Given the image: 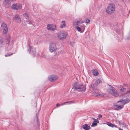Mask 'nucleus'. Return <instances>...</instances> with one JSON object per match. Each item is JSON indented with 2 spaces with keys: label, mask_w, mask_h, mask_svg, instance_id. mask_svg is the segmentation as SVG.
<instances>
[{
  "label": "nucleus",
  "mask_w": 130,
  "mask_h": 130,
  "mask_svg": "<svg viewBox=\"0 0 130 130\" xmlns=\"http://www.w3.org/2000/svg\"><path fill=\"white\" fill-rule=\"evenodd\" d=\"M72 89L76 91L84 92L86 90V86L85 85L80 84L77 82H75L73 85Z\"/></svg>",
  "instance_id": "nucleus-1"
},
{
  "label": "nucleus",
  "mask_w": 130,
  "mask_h": 130,
  "mask_svg": "<svg viewBox=\"0 0 130 130\" xmlns=\"http://www.w3.org/2000/svg\"><path fill=\"white\" fill-rule=\"evenodd\" d=\"M27 47H28V51L30 54L33 55L34 56H37L38 55V54H36V52L35 48L32 47L31 43L29 41L28 42Z\"/></svg>",
  "instance_id": "nucleus-2"
},
{
  "label": "nucleus",
  "mask_w": 130,
  "mask_h": 130,
  "mask_svg": "<svg viewBox=\"0 0 130 130\" xmlns=\"http://www.w3.org/2000/svg\"><path fill=\"white\" fill-rule=\"evenodd\" d=\"M109 87L108 91L112 95L117 97L119 95V93L115 88L112 86L109 85Z\"/></svg>",
  "instance_id": "nucleus-3"
},
{
  "label": "nucleus",
  "mask_w": 130,
  "mask_h": 130,
  "mask_svg": "<svg viewBox=\"0 0 130 130\" xmlns=\"http://www.w3.org/2000/svg\"><path fill=\"white\" fill-rule=\"evenodd\" d=\"M115 6L113 3L109 4L106 10L107 13L109 14L113 13L115 11Z\"/></svg>",
  "instance_id": "nucleus-4"
},
{
  "label": "nucleus",
  "mask_w": 130,
  "mask_h": 130,
  "mask_svg": "<svg viewBox=\"0 0 130 130\" xmlns=\"http://www.w3.org/2000/svg\"><path fill=\"white\" fill-rule=\"evenodd\" d=\"M68 35V32L65 31H62L59 33L57 37L59 39L63 40L67 37Z\"/></svg>",
  "instance_id": "nucleus-5"
},
{
  "label": "nucleus",
  "mask_w": 130,
  "mask_h": 130,
  "mask_svg": "<svg viewBox=\"0 0 130 130\" xmlns=\"http://www.w3.org/2000/svg\"><path fill=\"white\" fill-rule=\"evenodd\" d=\"M120 88L121 89L120 90V92L118 96H120L121 98L125 97L126 92V88L123 87L122 86H120Z\"/></svg>",
  "instance_id": "nucleus-6"
},
{
  "label": "nucleus",
  "mask_w": 130,
  "mask_h": 130,
  "mask_svg": "<svg viewBox=\"0 0 130 130\" xmlns=\"http://www.w3.org/2000/svg\"><path fill=\"white\" fill-rule=\"evenodd\" d=\"M49 50L51 52H55L57 50L56 42L50 43L49 47Z\"/></svg>",
  "instance_id": "nucleus-7"
},
{
  "label": "nucleus",
  "mask_w": 130,
  "mask_h": 130,
  "mask_svg": "<svg viewBox=\"0 0 130 130\" xmlns=\"http://www.w3.org/2000/svg\"><path fill=\"white\" fill-rule=\"evenodd\" d=\"M56 26L53 24H49L47 25V28L48 30L54 31L56 29Z\"/></svg>",
  "instance_id": "nucleus-8"
},
{
  "label": "nucleus",
  "mask_w": 130,
  "mask_h": 130,
  "mask_svg": "<svg viewBox=\"0 0 130 130\" xmlns=\"http://www.w3.org/2000/svg\"><path fill=\"white\" fill-rule=\"evenodd\" d=\"M1 28L4 34L7 32L8 31V28L7 25L5 23H3L2 24Z\"/></svg>",
  "instance_id": "nucleus-9"
},
{
  "label": "nucleus",
  "mask_w": 130,
  "mask_h": 130,
  "mask_svg": "<svg viewBox=\"0 0 130 130\" xmlns=\"http://www.w3.org/2000/svg\"><path fill=\"white\" fill-rule=\"evenodd\" d=\"M130 101V98H127L124 100L121 99L118 101V102H121L122 104L123 105H125L128 103Z\"/></svg>",
  "instance_id": "nucleus-10"
},
{
  "label": "nucleus",
  "mask_w": 130,
  "mask_h": 130,
  "mask_svg": "<svg viewBox=\"0 0 130 130\" xmlns=\"http://www.w3.org/2000/svg\"><path fill=\"white\" fill-rule=\"evenodd\" d=\"M56 76L54 75H50L48 77L49 80L51 82H54L55 80H56Z\"/></svg>",
  "instance_id": "nucleus-11"
},
{
  "label": "nucleus",
  "mask_w": 130,
  "mask_h": 130,
  "mask_svg": "<svg viewBox=\"0 0 130 130\" xmlns=\"http://www.w3.org/2000/svg\"><path fill=\"white\" fill-rule=\"evenodd\" d=\"M22 7V5L19 4H16L15 5H12V9H20Z\"/></svg>",
  "instance_id": "nucleus-12"
},
{
  "label": "nucleus",
  "mask_w": 130,
  "mask_h": 130,
  "mask_svg": "<svg viewBox=\"0 0 130 130\" xmlns=\"http://www.w3.org/2000/svg\"><path fill=\"white\" fill-rule=\"evenodd\" d=\"M4 6L6 7H8L10 5V2L9 0H5L3 2Z\"/></svg>",
  "instance_id": "nucleus-13"
},
{
  "label": "nucleus",
  "mask_w": 130,
  "mask_h": 130,
  "mask_svg": "<svg viewBox=\"0 0 130 130\" xmlns=\"http://www.w3.org/2000/svg\"><path fill=\"white\" fill-rule=\"evenodd\" d=\"M14 19L15 21L18 23H20L21 22V20L20 16L18 15H16L14 16Z\"/></svg>",
  "instance_id": "nucleus-14"
},
{
  "label": "nucleus",
  "mask_w": 130,
  "mask_h": 130,
  "mask_svg": "<svg viewBox=\"0 0 130 130\" xmlns=\"http://www.w3.org/2000/svg\"><path fill=\"white\" fill-rule=\"evenodd\" d=\"M118 102L119 103V102ZM119 102L121 103V105H115L116 108L117 110L121 109L123 107L124 105L122 104V102Z\"/></svg>",
  "instance_id": "nucleus-15"
},
{
  "label": "nucleus",
  "mask_w": 130,
  "mask_h": 130,
  "mask_svg": "<svg viewBox=\"0 0 130 130\" xmlns=\"http://www.w3.org/2000/svg\"><path fill=\"white\" fill-rule=\"evenodd\" d=\"M84 22L83 21L79 20L74 22V24L76 26H78L80 25V24L82 23H84Z\"/></svg>",
  "instance_id": "nucleus-16"
},
{
  "label": "nucleus",
  "mask_w": 130,
  "mask_h": 130,
  "mask_svg": "<svg viewBox=\"0 0 130 130\" xmlns=\"http://www.w3.org/2000/svg\"><path fill=\"white\" fill-rule=\"evenodd\" d=\"M82 128L85 130H89L90 129V126L86 124L83 125Z\"/></svg>",
  "instance_id": "nucleus-17"
},
{
  "label": "nucleus",
  "mask_w": 130,
  "mask_h": 130,
  "mask_svg": "<svg viewBox=\"0 0 130 130\" xmlns=\"http://www.w3.org/2000/svg\"><path fill=\"white\" fill-rule=\"evenodd\" d=\"M66 26V22L64 21H62L61 22L60 28H63L65 27Z\"/></svg>",
  "instance_id": "nucleus-18"
},
{
  "label": "nucleus",
  "mask_w": 130,
  "mask_h": 130,
  "mask_svg": "<svg viewBox=\"0 0 130 130\" xmlns=\"http://www.w3.org/2000/svg\"><path fill=\"white\" fill-rule=\"evenodd\" d=\"M102 81L100 79H98L95 82L94 84V85H93L94 86H96L98 85H99L101 83Z\"/></svg>",
  "instance_id": "nucleus-19"
},
{
  "label": "nucleus",
  "mask_w": 130,
  "mask_h": 130,
  "mask_svg": "<svg viewBox=\"0 0 130 130\" xmlns=\"http://www.w3.org/2000/svg\"><path fill=\"white\" fill-rule=\"evenodd\" d=\"M4 42V40L3 38L2 37H0V46H3Z\"/></svg>",
  "instance_id": "nucleus-20"
},
{
  "label": "nucleus",
  "mask_w": 130,
  "mask_h": 130,
  "mask_svg": "<svg viewBox=\"0 0 130 130\" xmlns=\"http://www.w3.org/2000/svg\"><path fill=\"white\" fill-rule=\"evenodd\" d=\"M116 28H115V30L116 32L119 35L120 34V28L118 27V26H116Z\"/></svg>",
  "instance_id": "nucleus-21"
},
{
  "label": "nucleus",
  "mask_w": 130,
  "mask_h": 130,
  "mask_svg": "<svg viewBox=\"0 0 130 130\" xmlns=\"http://www.w3.org/2000/svg\"><path fill=\"white\" fill-rule=\"evenodd\" d=\"M126 94L125 97L130 96V89H129L126 91Z\"/></svg>",
  "instance_id": "nucleus-22"
},
{
  "label": "nucleus",
  "mask_w": 130,
  "mask_h": 130,
  "mask_svg": "<svg viewBox=\"0 0 130 130\" xmlns=\"http://www.w3.org/2000/svg\"><path fill=\"white\" fill-rule=\"evenodd\" d=\"M92 72L93 74L95 76H97L98 74V73L97 71L93 70H92Z\"/></svg>",
  "instance_id": "nucleus-23"
},
{
  "label": "nucleus",
  "mask_w": 130,
  "mask_h": 130,
  "mask_svg": "<svg viewBox=\"0 0 130 130\" xmlns=\"http://www.w3.org/2000/svg\"><path fill=\"white\" fill-rule=\"evenodd\" d=\"M107 124L109 126L112 127H113L114 124H112L110 122H107Z\"/></svg>",
  "instance_id": "nucleus-24"
},
{
  "label": "nucleus",
  "mask_w": 130,
  "mask_h": 130,
  "mask_svg": "<svg viewBox=\"0 0 130 130\" xmlns=\"http://www.w3.org/2000/svg\"><path fill=\"white\" fill-rule=\"evenodd\" d=\"M80 26L81 27L82 29H83V31H81V32H83L84 31L85 28V26L83 24L81 25Z\"/></svg>",
  "instance_id": "nucleus-25"
},
{
  "label": "nucleus",
  "mask_w": 130,
  "mask_h": 130,
  "mask_svg": "<svg viewBox=\"0 0 130 130\" xmlns=\"http://www.w3.org/2000/svg\"><path fill=\"white\" fill-rule=\"evenodd\" d=\"M73 103V102L72 101H70V102H65L62 103V104L61 105H63L65 104L66 103H67V104H69L70 103Z\"/></svg>",
  "instance_id": "nucleus-26"
},
{
  "label": "nucleus",
  "mask_w": 130,
  "mask_h": 130,
  "mask_svg": "<svg viewBox=\"0 0 130 130\" xmlns=\"http://www.w3.org/2000/svg\"><path fill=\"white\" fill-rule=\"evenodd\" d=\"M23 15L26 19H28L29 18L28 15L26 13L23 14Z\"/></svg>",
  "instance_id": "nucleus-27"
},
{
  "label": "nucleus",
  "mask_w": 130,
  "mask_h": 130,
  "mask_svg": "<svg viewBox=\"0 0 130 130\" xmlns=\"http://www.w3.org/2000/svg\"><path fill=\"white\" fill-rule=\"evenodd\" d=\"M102 95L101 94L95 93L94 94V96L96 97L101 96Z\"/></svg>",
  "instance_id": "nucleus-28"
},
{
  "label": "nucleus",
  "mask_w": 130,
  "mask_h": 130,
  "mask_svg": "<svg viewBox=\"0 0 130 130\" xmlns=\"http://www.w3.org/2000/svg\"><path fill=\"white\" fill-rule=\"evenodd\" d=\"M76 28L77 30L79 31H80L81 30V28L78 26H76Z\"/></svg>",
  "instance_id": "nucleus-29"
},
{
  "label": "nucleus",
  "mask_w": 130,
  "mask_h": 130,
  "mask_svg": "<svg viewBox=\"0 0 130 130\" xmlns=\"http://www.w3.org/2000/svg\"><path fill=\"white\" fill-rule=\"evenodd\" d=\"M97 125V123L96 122H93L92 123L91 126L92 127H94L96 126Z\"/></svg>",
  "instance_id": "nucleus-30"
},
{
  "label": "nucleus",
  "mask_w": 130,
  "mask_h": 130,
  "mask_svg": "<svg viewBox=\"0 0 130 130\" xmlns=\"http://www.w3.org/2000/svg\"><path fill=\"white\" fill-rule=\"evenodd\" d=\"M10 40L9 38H7L6 41L7 43H8L10 42Z\"/></svg>",
  "instance_id": "nucleus-31"
},
{
  "label": "nucleus",
  "mask_w": 130,
  "mask_h": 130,
  "mask_svg": "<svg viewBox=\"0 0 130 130\" xmlns=\"http://www.w3.org/2000/svg\"><path fill=\"white\" fill-rule=\"evenodd\" d=\"M26 22L27 24H32V23L31 21H26Z\"/></svg>",
  "instance_id": "nucleus-32"
},
{
  "label": "nucleus",
  "mask_w": 130,
  "mask_h": 130,
  "mask_svg": "<svg viewBox=\"0 0 130 130\" xmlns=\"http://www.w3.org/2000/svg\"><path fill=\"white\" fill-rule=\"evenodd\" d=\"M90 22V20L89 19H87L86 20V23H89Z\"/></svg>",
  "instance_id": "nucleus-33"
},
{
  "label": "nucleus",
  "mask_w": 130,
  "mask_h": 130,
  "mask_svg": "<svg viewBox=\"0 0 130 130\" xmlns=\"http://www.w3.org/2000/svg\"><path fill=\"white\" fill-rule=\"evenodd\" d=\"M93 119L94 120V121L95 122H96V123H99V121L98 119H95L94 118Z\"/></svg>",
  "instance_id": "nucleus-34"
},
{
  "label": "nucleus",
  "mask_w": 130,
  "mask_h": 130,
  "mask_svg": "<svg viewBox=\"0 0 130 130\" xmlns=\"http://www.w3.org/2000/svg\"><path fill=\"white\" fill-rule=\"evenodd\" d=\"M12 53H11V54H8L7 55H5V57H8L10 56L11 55H12Z\"/></svg>",
  "instance_id": "nucleus-35"
},
{
  "label": "nucleus",
  "mask_w": 130,
  "mask_h": 130,
  "mask_svg": "<svg viewBox=\"0 0 130 130\" xmlns=\"http://www.w3.org/2000/svg\"><path fill=\"white\" fill-rule=\"evenodd\" d=\"M102 117V115L101 114H99L98 116V117L100 119Z\"/></svg>",
  "instance_id": "nucleus-36"
},
{
  "label": "nucleus",
  "mask_w": 130,
  "mask_h": 130,
  "mask_svg": "<svg viewBox=\"0 0 130 130\" xmlns=\"http://www.w3.org/2000/svg\"><path fill=\"white\" fill-rule=\"evenodd\" d=\"M41 56L42 57H43L44 58H46V56L45 55H41Z\"/></svg>",
  "instance_id": "nucleus-37"
},
{
  "label": "nucleus",
  "mask_w": 130,
  "mask_h": 130,
  "mask_svg": "<svg viewBox=\"0 0 130 130\" xmlns=\"http://www.w3.org/2000/svg\"><path fill=\"white\" fill-rule=\"evenodd\" d=\"M115 127L116 128H118V127L116 125H115V124H114L113 125V127Z\"/></svg>",
  "instance_id": "nucleus-38"
},
{
  "label": "nucleus",
  "mask_w": 130,
  "mask_h": 130,
  "mask_svg": "<svg viewBox=\"0 0 130 130\" xmlns=\"http://www.w3.org/2000/svg\"><path fill=\"white\" fill-rule=\"evenodd\" d=\"M124 126L125 127L127 128V125L125 124Z\"/></svg>",
  "instance_id": "nucleus-39"
},
{
  "label": "nucleus",
  "mask_w": 130,
  "mask_h": 130,
  "mask_svg": "<svg viewBox=\"0 0 130 130\" xmlns=\"http://www.w3.org/2000/svg\"><path fill=\"white\" fill-rule=\"evenodd\" d=\"M57 107H58V106H60V104L58 103H57Z\"/></svg>",
  "instance_id": "nucleus-40"
},
{
  "label": "nucleus",
  "mask_w": 130,
  "mask_h": 130,
  "mask_svg": "<svg viewBox=\"0 0 130 130\" xmlns=\"http://www.w3.org/2000/svg\"><path fill=\"white\" fill-rule=\"evenodd\" d=\"M118 129H119V130H123V129H122L121 128H120L119 127L118 128Z\"/></svg>",
  "instance_id": "nucleus-41"
},
{
  "label": "nucleus",
  "mask_w": 130,
  "mask_h": 130,
  "mask_svg": "<svg viewBox=\"0 0 130 130\" xmlns=\"http://www.w3.org/2000/svg\"><path fill=\"white\" fill-rule=\"evenodd\" d=\"M39 122V121H38V119H37V122Z\"/></svg>",
  "instance_id": "nucleus-42"
},
{
  "label": "nucleus",
  "mask_w": 130,
  "mask_h": 130,
  "mask_svg": "<svg viewBox=\"0 0 130 130\" xmlns=\"http://www.w3.org/2000/svg\"><path fill=\"white\" fill-rule=\"evenodd\" d=\"M17 130H20V129L19 128L17 129Z\"/></svg>",
  "instance_id": "nucleus-43"
},
{
  "label": "nucleus",
  "mask_w": 130,
  "mask_h": 130,
  "mask_svg": "<svg viewBox=\"0 0 130 130\" xmlns=\"http://www.w3.org/2000/svg\"><path fill=\"white\" fill-rule=\"evenodd\" d=\"M74 43L73 42H71V43Z\"/></svg>",
  "instance_id": "nucleus-44"
},
{
  "label": "nucleus",
  "mask_w": 130,
  "mask_h": 130,
  "mask_svg": "<svg viewBox=\"0 0 130 130\" xmlns=\"http://www.w3.org/2000/svg\"><path fill=\"white\" fill-rule=\"evenodd\" d=\"M92 86H93V85H92V86H92V87H93H93H92Z\"/></svg>",
  "instance_id": "nucleus-45"
}]
</instances>
